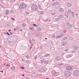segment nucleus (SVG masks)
<instances>
[{
	"label": "nucleus",
	"mask_w": 79,
	"mask_h": 79,
	"mask_svg": "<svg viewBox=\"0 0 79 79\" xmlns=\"http://www.w3.org/2000/svg\"><path fill=\"white\" fill-rule=\"evenodd\" d=\"M63 15H60L59 16L58 18L59 19H61L63 18Z\"/></svg>",
	"instance_id": "nucleus-19"
},
{
	"label": "nucleus",
	"mask_w": 79,
	"mask_h": 79,
	"mask_svg": "<svg viewBox=\"0 0 79 79\" xmlns=\"http://www.w3.org/2000/svg\"><path fill=\"white\" fill-rule=\"evenodd\" d=\"M36 35H37V36H39V34L38 33L36 34Z\"/></svg>",
	"instance_id": "nucleus-52"
},
{
	"label": "nucleus",
	"mask_w": 79,
	"mask_h": 79,
	"mask_svg": "<svg viewBox=\"0 0 79 79\" xmlns=\"http://www.w3.org/2000/svg\"><path fill=\"white\" fill-rule=\"evenodd\" d=\"M6 34H7V35H10V34L8 32L6 33Z\"/></svg>",
	"instance_id": "nucleus-40"
},
{
	"label": "nucleus",
	"mask_w": 79,
	"mask_h": 79,
	"mask_svg": "<svg viewBox=\"0 0 79 79\" xmlns=\"http://www.w3.org/2000/svg\"><path fill=\"white\" fill-rule=\"evenodd\" d=\"M37 30L38 31H41V28L39 27H38L37 28Z\"/></svg>",
	"instance_id": "nucleus-18"
},
{
	"label": "nucleus",
	"mask_w": 79,
	"mask_h": 79,
	"mask_svg": "<svg viewBox=\"0 0 79 79\" xmlns=\"http://www.w3.org/2000/svg\"><path fill=\"white\" fill-rule=\"evenodd\" d=\"M11 12L12 13H13V10H11Z\"/></svg>",
	"instance_id": "nucleus-54"
},
{
	"label": "nucleus",
	"mask_w": 79,
	"mask_h": 79,
	"mask_svg": "<svg viewBox=\"0 0 79 79\" xmlns=\"http://www.w3.org/2000/svg\"><path fill=\"white\" fill-rule=\"evenodd\" d=\"M11 19H12V20H13V21H15V19L13 18H11Z\"/></svg>",
	"instance_id": "nucleus-41"
},
{
	"label": "nucleus",
	"mask_w": 79,
	"mask_h": 79,
	"mask_svg": "<svg viewBox=\"0 0 79 79\" xmlns=\"http://www.w3.org/2000/svg\"><path fill=\"white\" fill-rule=\"evenodd\" d=\"M64 75L66 77H68L71 75V72L68 71H65L64 73Z\"/></svg>",
	"instance_id": "nucleus-3"
},
{
	"label": "nucleus",
	"mask_w": 79,
	"mask_h": 79,
	"mask_svg": "<svg viewBox=\"0 0 79 79\" xmlns=\"http://www.w3.org/2000/svg\"><path fill=\"white\" fill-rule=\"evenodd\" d=\"M44 13V12L41 11L40 12V15H42V14H43Z\"/></svg>",
	"instance_id": "nucleus-39"
},
{
	"label": "nucleus",
	"mask_w": 79,
	"mask_h": 79,
	"mask_svg": "<svg viewBox=\"0 0 79 79\" xmlns=\"http://www.w3.org/2000/svg\"><path fill=\"white\" fill-rule=\"evenodd\" d=\"M29 42H30V44H31V43H32V42H31V40H29Z\"/></svg>",
	"instance_id": "nucleus-45"
},
{
	"label": "nucleus",
	"mask_w": 79,
	"mask_h": 79,
	"mask_svg": "<svg viewBox=\"0 0 79 79\" xmlns=\"http://www.w3.org/2000/svg\"><path fill=\"white\" fill-rule=\"evenodd\" d=\"M34 28L33 27H31L30 28V30H33Z\"/></svg>",
	"instance_id": "nucleus-37"
},
{
	"label": "nucleus",
	"mask_w": 79,
	"mask_h": 79,
	"mask_svg": "<svg viewBox=\"0 0 79 79\" xmlns=\"http://www.w3.org/2000/svg\"><path fill=\"white\" fill-rule=\"evenodd\" d=\"M67 43L65 42H63L62 44V45L63 46L64 45H66Z\"/></svg>",
	"instance_id": "nucleus-17"
},
{
	"label": "nucleus",
	"mask_w": 79,
	"mask_h": 79,
	"mask_svg": "<svg viewBox=\"0 0 79 79\" xmlns=\"http://www.w3.org/2000/svg\"><path fill=\"white\" fill-rule=\"evenodd\" d=\"M68 51V49H66L65 50V52H67V51Z\"/></svg>",
	"instance_id": "nucleus-50"
},
{
	"label": "nucleus",
	"mask_w": 79,
	"mask_h": 79,
	"mask_svg": "<svg viewBox=\"0 0 79 79\" xmlns=\"http://www.w3.org/2000/svg\"><path fill=\"white\" fill-rule=\"evenodd\" d=\"M65 29L66 31H68V30H69V28H68V27H67V28H65Z\"/></svg>",
	"instance_id": "nucleus-34"
},
{
	"label": "nucleus",
	"mask_w": 79,
	"mask_h": 79,
	"mask_svg": "<svg viewBox=\"0 0 79 79\" xmlns=\"http://www.w3.org/2000/svg\"><path fill=\"white\" fill-rule=\"evenodd\" d=\"M9 45H10V46H12V45H14V44L15 43H14V41H12V40H11L10 41V42L9 43Z\"/></svg>",
	"instance_id": "nucleus-7"
},
{
	"label": "nucleus",
	"mask_w": 79,
	"mask_h": 79,
	"mask_svg": "<svg viewBox=\"0 0 79 79\" xmlns=\"http://www.w3.org/2000/svg\"><path fill=\"white\" fill-rule=\"evenodd\" d=\"M41 61L42 63H44V60L43 59L41 60Z\"/></svg>",
	"instance_id": "nucleus-38"
},
{
	"label": "nucleus",
	"mask_w": 79,
	"mask_h": 79,
	"mask_svg": "<svg viewBox=\"0 0 79 79\" xmlns=\"http://www.w3.org/2000/svg\"><path fill=\"white\" fill-rule=\"evenodd\" d=\"M62 65V64H59V66H61V65Z\"/></svg>",
	"instance_id": "nucleus-63"
},
{
	"label": "nucleus",
	"mask_w": 79,
	"mask_h": 79,
	"mask_svg": "<svg viewBox=\"0 0 79 79\" xmlns=\"http://www.w3.org/2000/svg\"><path fill=\"white\" fill-rule=\"evenodd\" d=\"M21 69H24V67H21Z\"/></svg>",
	"instance_id": "nucleus-46"
},
{
	"label": "nucleus",
	"mask_w": 79,
	"mask_h": 79,
	"mask_svg": "<svg viewBox=\"0 0 79 79\" xmlns=\"http://www.w3.org/2000/svg\"><path fill=\"white\" fill-rule=\"evenodd\" d=\"M38 8L40 10H41V7L40 6V5H38Z\"/></svg>",
	"instance_id": "nucleus-27"
},
{
	"label": "nucleus",
	"mask_w": 79,
	"mask_h": 79,
	"mask_svg": "<svg viewBox=\"0 0 79 79\" xmlns=\"http://www.w3.org/2000/svg\"><path fill=\"white\" fill-rule=\"evenodd\" d=\"M74 76H78L79 74V71L77 70H75L73 73Z\"/></svg>",
	"instance_id": "nucleus-5"
},
{
	"label": "nucleus",
	"mask_w": 79,
	"mask_h": 79,
	"mask_svg": "<svg viewBox=\"0 0 79 79\" xmlns=\"http://www.w3.org/2000/svg\"><path fill=\"white\" fill-rule=\"evenodd\" d=\"M10 40H12V42H16L17 40H18V36L16 35H13L11 37Z\"/></svg>",
	"instance_id": "nucleus-1"
},
{
	"label": "nucleus",
	"mask_w": 79,
	"mask_h": 79,
	"mask_svg": "<svg viewBox=\"0 0 79 79\" xmlns=\"http://www.w3.org/2000/svg\"><path fill=\"white\" fill-rule=\"evenodd\" d=\"M56 27H59V25H56Z\"/></svg>",
	"instance_id": "nucleus-53"
},
{
	"label": "nucleus",
	"mask_w": 79,
	"mask_h": 79,
	"mask_svg": "<svg viewBox=\"0 0 79 79\" xmlns=\"http://www.w3.org/2000/svg\"><path fill=\"white\" fill-rule=\"evenodd\" d=\"M55 19L56 20V21H59V20H60V19L58 17V18H56Z\"/></svg>",
	"instance_id": "nucleus-22"
},
{
	"label": "nucleus",
	"mask_w": 79,
	"mask_h": 79,
	"mask_svg": "<svg viewBox=\"0 0 79 79\" xmlns=\"http://www.w3.org/2000/svg\"><path fill=\"white\" fill-rule=\"evenodd\" d=\"M1 73H3V71H1Z\"/></svg>",
	"instance_id": "nucleus-61"
},
{
	"label": "nucleus",
	"mask_w": 79,
	"mask_h": 79,
	"mask_svg": "<svg viewBox=\"0 0 79 79\" xmlns=\"http://www.w3.org/2000/svg\"><path fill=\"white\" fill-rule=\"evenodd\" d=\"M60 35H63V31H61L60 32Z\"/></svg>",
	"instance_id": "nucleus-33"
},
{
	"label": "nucleus",
	"mask_w": 79,
	"mask_h": 79,
	"mask_svg": "<svg viewBox=\"0 0 79 79\" xmlns=\"http://www.w3.org/2000/svg\"><path fill=\"white\" fill-rule=\"evenodd\" d=\"M6 13H9V10H6Z\"/></svg>",
	"instance_id": "nucleus-51"
},
{
	"label": "nucleus",
	"mask_w": 79,
	"mask_h": 79,
	"mask_svg": "<svg viewBox=\"0 0 79 79\" xmlns=\"http://www.w3.org/2000/svg\"><path fill=\"white\" fill-rule=\"evenodd\" d=\"M11 2H14L15 1V0H11Z\"/></svg>",
	"instance_id": "nucleus-42"
},
{
	"label": "nucleus",
	"mask_w": 79,
	"mask_h": 79,
	"mask_svg": "<svg viewBox=\"0 0 79 79\" xmlns=\"http://www.w3.org/2000/svg\"><path fill=\"white\" fill-rule=\"evenodd\" d=\"M5 15H8V12L6 13Z\"/></svg>",
	"instance_id": "nucleus-49"
},
{
	"label": "nucleus",
	"mask_w": 79,
	"mask_h": 79,
	"mask_svg": "<svg viewBox=\"0 0 79 79\" xmlns=\"http://www.w3.org/2000/svg\"><path fill=\"white\" fill-rule=\"evenodd\" d=\"M66 69L67 70H71L73 69V67L71 66H68L66 67Z\"/></svg>",
	"instance_id": "nucleus-8"
},
{
	"label": "nucleus",
	"mask_w": 79,
	"mask_h": 79,
	"mask_svg": "<svg viewBox=\"0 0 79 79\" xmlns=\"http://www.w3.org/2000/svg\"><path fill=\"white\" fill-rule=\"evenodd\" d=\"M76 51H72V52H73V53H76Z\"/></svg>",
	"instance_id": "nucleus-44"
},
{
	"label": "nucleus",
	"mask_w": 79,
	"mask_h": 79,
	"mask_svg": "<svg viewBox=\"0 0 79 79\" xmlns=\"http://www.w3.org/2000/svg\"><path fill=\"white\" fill-rule=\"evenodd\" d=\"M6 66H7V67L9 66V65H8V64H6Z\"/></svg>",
	"instance_id": "nucleus-58"
},
{
	"label": "nucleus",
	"mask_w": 79,
	"mask_h": 79,
	"mask_svg": "<svg viewBox=\"0 0 79 79\" xmlns=\"http://www.w3.org/2000/svg\"><path fill=\"white\" fill-rule=\"evenodd\" d=\"M14 30H15V31H16V28H15Z\"/></svg>",
	"instance_id": "nucleus-64"
},
{
	"label": "nucleus",
	"mask_w": 79,
	"mask_h": 79,
	"mask_svg": "<svg viewBox=\"0 0 79 79\" xmlns=\"http://www.w3.org/2000/svg\"><path fill=\"white\" fill-rule=\"evenodd\" d=\"M45 64H48V60H46L45 62Z\"/></svg>",
	"instance_id": "nucleus-26"
},
{
	"label": "nucleus",
	"mask_w": 79,
	"mask_h": 79,
	"mask_svg": "<svg viewBox=\"0 0 79 79\" xmlns=\"http://www.w3.org/2000/svg\"><path fill=\"white\" fill-rule=\"evenodd\" d=\"M37 56H36L34 57V59H37Z\"/></svg>",
	"instance_id": "nucleus-43"
},
{
	"label": "nucleus",
	"mask_w": 79,
	"mask_h": 79,
	"mask_svg": "<svg viewBox=\"0 0 79 79\" xmlns=\"http://www.w3.org/2000/svg\"><path fill=\"white\" fill-rule=\"evenodd\" d=\"M67 25L68 26H69V27H72V26L69 23H67Z\"/></svg>",
	"instance_id": "nucleus-15"
},
{
	"label": "nucleus",
	"mask_w": 79,
	"mask_h": 79,
	"mask_svg": "<svg viewBox=\"0 0 79 79\" xmlns=\"http://www.w3.org/2000/svg\"><path fill=\"white\" fill-rule=\"evenodd\" d=\"M73 48L74 50H77L78 49V47L77 46H74L73 47Z\"/></svg>",
	"instance_id": "nucleus-10"
},
{
	"label": "nucleus",
	"mask_w": 79,
	"mask_h": 79,
	"mask_svg": "<svg viewBox=\"0 0 79 79\" xmlns=\"http://www.w3.org/2000/svg\"><path fill=\"white\" fill-rule=\"evenodd\" d=\"M77 13L76 14V16L77 18H79V11L78 10L77 11Z\"/></svg>",
	"instance_id": "nucleus-11"
},
{
	"label": "nucleus",
	"mask_w": 79,
	"mask_h": 79,
	"mask_svg": "<svg viewBox=\"0 0 79 79\" xmlns=\"http://www.w3.org/2000/svg\"><path fill=\"white\" fill-rule=\"evenodd\" d=\"M26 14H27V15H28V13L27 12H26Z\"/></svg>",
	"instance_id": "nucleus-56"
},
{
	"label": "nucleus",
	"mask_w": 79,
	"mask_h": 79,
	"mask_svg": "<svg viewBox=\"0 0 79 79\" xmlns=\"http://www.w3.org/2000/svg\"><path fill=\"white\" fill-rule=\"evenodd\" d=\"M63 36H64V35H60L57 36L56 37V39H60V38H61V37H62Z\"/></svg>",
	"instance_id": "nucleus-9"
},
{
	"label": "nucleus",
	"mask_w": 79,
	"mask_h": 79,
	"mask_svg": "<svg viewBox=\"0 0 79 79\" xmlns=\"http://www.w3.org/2000/svg\"><path fill=\"white\" fill-rule=\"evenodd\" d=\"M59 11H60V12H64V10H63L62 8H60L59 9Z\"/></svg>",
	"instance_id": "nucleus-14"
},
{
	"label": "nucleus",
	"mask_w": 79,
	"mask_h": 79,
	"mask_svg": "<svg viewBox=\"0 0 79 79\" xmlns=\"http://www.w3.org/2000/svg\"><path fill=\"white\" fill-rule=\"evenodd\" d=\"M68 6H71V4L70 3L68 2Z\"/></svg>",
	"instance_id": "nucleus-23"
},
{
	"label": "nucleus",
	"mask_w": 79,
	"mask_h": 79,
	"mask_svg": "<svg viewBox=\"0 0 79 79\" xmlns=\"http://www.w3.org/2000/svg\"><path fill=\"white\" fill-rule=\"evenodd\" d=\"M15 67L14 66L11 67V69H12V70H13V71L14 70H15Z\"/></svg>",
	"instance_id": "nucleus-21"
},
{
	"label": "nucleus",
	"mask_w": 79,
	"mask_h": 79,
	"mask_svg": "<svg viewBox=\"0 0 79 79\" xmlns=\"http://www.w3.org/2000/svg\"><path fill=\"white\" fill-rule=\"evenodd\" d=\"M58 3H58V2H55L53 4H52V6H54V5H57V4H58Z\"/></svg>",
	"instance_id": "nucleus-16"
},
{
	"label": "nucleus",
	"mask_w": 79,
	"mask_h": 79,
	"mask_svg": "<svg viewBox=\"0 0 79 79\" xmlns=\"http://www.w3.org/2000/svg\"><path fill=\"white\" fill-rule=\"evenodd\" d=\"M56 61H58L61 60V57L60 56H56L55 58Z\"/></svg>",
	"instance_id": "nucleus-6"
},
{
	"label": "nucleus",
	"mask_w": 79,
	"mask_h": 79,
	"mask_svg": "<svg viewBox=\"0 0 79 79\" xmlns=\"http://www.w3.org/2000/svg\"><path fill=\"white\" fill-rule=\"evenodd\" d=\"M26 57H27V58H29V56H26Z\"/></svg>",
	"instance_id": "nucleus-48"
},
{
	"label": "nucleus",
	"mask_w": 79,
	"mask_h": 79,
	"mask_svg": "<svg viewBox=\"0 0 79 79\" xmlns=\"http://www.w3.org/2000/svg\"><path fill=\"white\" fill-rule=\"evenodd\" d=\"M22 26L23 27H25V26H26V24H25V23H23L22 24Z\"/></svg>",
	"instance_id": "nucleus-31"
},
{
	"label": "nucleus",
	"mask_w": 79,
	"mask_h": 79,
	"mask_svg": "<svg viewBox=\"0 0 79 79\" xmlns=\"http://www.w3.org/2000/svg\"><path fill=\"white\" fill-rule=\"evenodd\" d=\"M10 34L12 35V34H13V33L12 32H10Z\"/></svg>",
	"instance_id": "nucleus-47"
},
{
	"label": "nucleus",
	"mask_w": 79,
	"mask_h": 79,
	"mask_svg": "<svg viewBox=\"0 0 79 79\" xmlns=\"http://www.w3.org/2000/svg\"><path fill=\"white\" fill-rule=\"evenodd\" d=\"M33 26H35V27H37V25L36 24H33Z\"/></svg>",
	"instance_id": "nucleus-36"
},
{
	"label": "nucleus",
	"mask_w": 79,
	"mask_h": 79,
	"mask_svg": "<svg viewBox=\"0 0 79 79\" xmlns=\"http://www.w3.org/2000/svg\"><path fill=\"white\" fill-rule=\"evenodd\" d=\"M71 10L69 9H68V13H71Z\"/></svg>",
	"instance_id": "nucleus-25"
},
{
	"label": "nucleus",
	"mask_w": 79,
	"mask_h": 79,
	"mask_svg": "<svg viewBox=\"0 0 79 79\" xmlns=\"http://www.w3.org/2000/svg\"><path fill=\"white\" fill-rule=\"evenodd\" d=\"M22 76H24V75L22 74Z\"/></svg>",
	"instance_id": "nucleus-60"
},
{
	"label": "nucleus",
	"mask_w": 79,
	"mask_h": 79,
	"mask_svg": "<svg viewBox=\"0 0 79 79\" xmlns=\"http://www.w3.org/2000/svg\"><path fill=\"white\" fill-rule=\"evenodd\" d=\"M9 26H10V24H7L6 25V27H9Z\"/></svg>",
	"instance_id": "nucleus-30"
},
{
	"label": "nucleus",
	"mask_w": 79,
	"mask_h": 79,
	"mask_svg": "<svg viewBox=\"0 0 79 79\" xmlns=\"http://www.w3.org/2000/svg\"><path fill=\"white\" fill-rule=\"evenodd\" d=\"M72 56V55H69V54H68L66 56V57L67 58H71Z\"/></svg>",
	"instance_id": "nucleus-13"
},
{
	"label": "nucleus",
	"mask_w": 79,
	"mask_h": 79,
	"mask_svg": "<svg viewBox=\"0 0 79 79\" xmlns=\"http://www.w3.org/2000/svg\"><path fill=\"white\" fill-rule=\"evenodd\" d=\"M30 63V60H27L26 61V63Z\"/></svg>",
	"instance_id": "nucleus-29"
},
{
	"label": "nucleus",
	"mask_w": 79,
	"mask_h": 79,
	"mask_svg": "<svg viewBox=\"0 0 79 79\" xmlns=\"http://www.w3.org/2000/svg\"><path fill=\"white\" fill-rule=\"evenodd\" d=\"M45 40H47V38H45Z\"/></svg>",
	"instance_id": "nucleus-55"
},
{
	"label": "nucleus",
	"mask_w": 79,
	"mask_h": 79,
	"mask_svg": "<svg viewBox=\"0 0 79 79\" xmlns=\"http://www.w3.org/2000/svg\"><path fill=\"white\" fill-rule=\"evenodd\" d=\"M56 72H55L54 73V74H56Z\"/></svg>",
	"instance_id": "nucleus-62"
},
{
	"label": "nucleus",
	"mask_w": 79,
	"mask_h": 79,
	"mask_svg": "<svg viewBox=\"0 0 79 79\" xmlns=\"http://www.w3.org/2000/svg\"><path fill=\"white\" fill-rule=\"evenodd\" d=\"M44 69L42 68L41 69H39L38 70V71H39V72H40L41 73H42V72H44Z\"/></svg>",
	"instance_id": "nucleus-12"
},
{
	"label": "nucleus",
	"mask_w": 79,
	"mask_h": 79,
	"mask_svg": "<svg viewBox=\"0 0 79 79\" xmlns=\"http://www.w3.org/2000/svg\"><path fill=\"white\" fill-rule=\"evenodd\" d=\"M26 5L25 4V3H22L19 6V9H20V10H22V9H23V8H26Z\"/></svg>",
	"instance_id": "nucleus-4"
},
{
	"label": "nucleus",
	"mask_w": 79,
	"mask_h": 79,
	"mask_svg": "<svg viewBox=\"0 0 79 79\" xmlns=\"http://www.w3.org/2000/svg\"><path fill=\"white\" fill-rule=\"evenodd\" d=\"M32 41H34V42H35V40H34V39H32Z\"/></svg>",
	"instance_id": "nucleus-57"
},
{
	"label": "nucleus",
	"mask_w": 79,
	"mask_h": 79,
	"mask_svg": "<svg viewBox=\"0 0 79 79\" xmlns=\"http://www.w3.org/2000/svg\"><path fill=\"white\" fill-rule=\"evenodd\" d=\"M52 37H53V38H54L55 37V35L54 34H53L52 35Z\"/></svg>",
	"instance_id": "nucleus-35"
},
{
	"label": "nucleus",
	"mask_w": 79,
	"mask_h": 79,
	"mask_svg": "<svg viewBox=\"0 0 79 79\" xmlns=\"http://www.w3.org/2000/svg\"><path fill=\"white\" fill-rule=\"evenodd\" d=\"M31 8V10L33 11H37V10H38L37 6L35 4L32 5Z\"/></svg>",
	"instance_id": "nucleus-2"
},
{
	"label": "nucleus",
	"mask_w": 79,
	"mask_h": 79,
	"mask_svg": "<svg viewBox=\"0 0 79 79\" xmlns=\"http://www.w3.org/2000/svg\"><path fill=\"white\" fill-rule=\"evenodd\" d=\"M74 12H72V16L73 17V18H74Z\"/></svg>",
	"instance_id": "nucleus-20"
},
{
	"label": "nucleus",
	"mask_w": 79,
	"mask_h": 79,
	"mask_svg": "<svg viewBox=\"0 0 79 79\" xmlns=\"http://www.w3.org/2000/svg\"><path fill=\"white\" fill-rule=\"evenodd\" d=\"M17 29L18 30H19V29H20V27H16Z\"/></svg>",
	"instance_id": "nucleus-28"
},
{
	"label": "nucleus",
	"mask_w": 79,
	"mask_h": 79,
	"mask_svg": "<svg viewBox=\"0 0 79 79\" xmlns=\"http://www.w3.org/2000/svg\"><path fill=\"white\" fill-rule=\"evenodd\" d=\"M32 45H31V46L30 47V48H32Z\"/></svg>",
	"instance_id": "nucleus-59"
},
{
	"label": "nucleus",
	"mask_w": 79,
	"mask_h": 79,
	"mask_svg": "<svg viewBox=\"0 0 79 79\" xmlns=\"http://www.w3.org/2000/svg\"><path fill=\"white\" fill-rule=\"evenodd\" d=\"M50 56V54H47L45 55V56L47 57V56Z\"/></svg>",
	"instance_id": "nucleus-24"
},
{
	"label": "nucleus",
	"mask_w": 79,
	"mask_h": 79,
	"mask_svg": "<svg viewBox=\"0 0 79 79\" xmlns=\"http://www.w3.org/2000/svg\"><path fill=\"white\" fill-rule=\"evenodd\" d=\"M67 39V37L65 36L63 38V40H66V39Z\"/></svg>",
	"instance_id": "nucleus-32"
}]
</instances>
